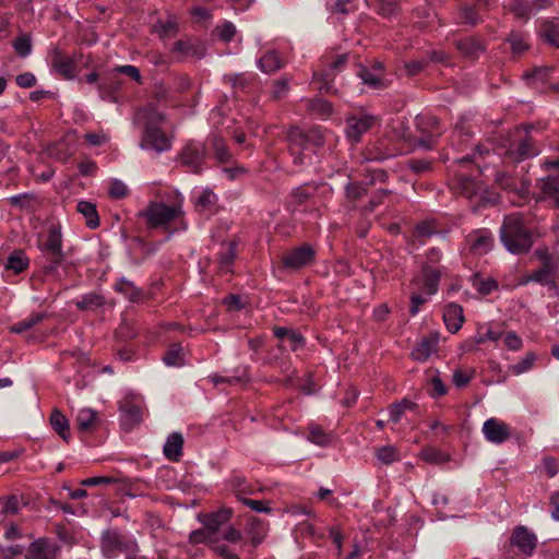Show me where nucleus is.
<instances>
[{"instance_id":"obj_34","label":"nucleus","mask_w":559,"mask_h":559,"mask_svg":"<svg viewBox=\"0 0 559 559\" xmlns=\"http://www.w3.org/2000/svg\"><path fill=\"white\" fill-rule=\"evenodd\" d=\"M539 34L550 46L559 48V19L544 21Z\"/></svg>"},{"instance_id":"obj_2","label":"nucleus","mask_w":559,"mask_h":559,"mask_svg":"<svg viewBox=\"0 0 559 559\" xmlns=\"http://www.w3.org/2000/svg\"><path fill=\"white\" fill-rule=\"evenodd\" d=\"M164 115L153 104L139 108L134 115V122L143 126L141 147L156 153L169 151L171 140L159 128Z\"/></svg>"},{"instance_id":"obj_48","label":"nucleus","mask_w":559,"mask_h":559,"mask_svg":"<svg viewBox=\"0 0 559 559\" xmlns=\"http://www.w3.org/2000/svg\"><path fill=\"white\" fill-rule=\"evenodd\" d=\"M236 255H237L236 242L231 241V242L224 243L222 247L221 257H219L221 267L225 271H229V267L233 264Z\"/></svg>"},{"instance_id":"obj_13","label":"nucleus","mask_w":559,"mask_h":559,"mask_svg":"<svg viewBox=\"0 0 559 559\" xmlns=\"http://www.w3.org/2000/svg\"><path fill=\"white\" fill-rule=\"evenodd\" d=\"M316 251L312 246L305 243L286 252L283 257L285 269L296 271L302 269L314 260Z\"/></svg>"},{"instance_id":"obj_17","label":"nucleus","mask_w":559,"mask_h":559,"mask_svg":"<svg viewBox=\"0 0 559 559\" xmlns=\"http://www.w3.org/2000/svg\"><path fill=\"white\" fill-rule=\"evenodd\" d=\"M455 189L457 192L465 198L472 200L473 198H479L481 204L487 202V199L484 197V187L474 178L466 176L464 174H459L456 176V186Z\"/></svg>"},{"instance_id":"obj_53","label":"nucleus","mask_w":559,"mask_h":559,"mask_svg":"<svg viewBox=\"0 0 559 559\" xmlns=\"http://www.w3.org/2000/svg\"><path fill=\"white\" fill-rule=\"evenodd\" d=\"M308 108L311 112L317 114L321 117H328L332 112V105L325 99L314 98L309 100Z\"/></svg>"},{"instance_id":"obj_36","label":"nucleus","mask_w":559,"mask_h":559,"mask_svg":"<svg viewBox=\"0 0 559 559\" xmlns=\"http://www.w3.org/2000/svg\"><path fill=\"white\" fill-rule=\"evenodd\" d=\"M29 264V260L23 250H14L7 259L5 270L13 274L24 272Z\"/></svg>"},{"instance_id":"obj_26","label":"nucleus","mask_w":559,"mask_h":559,"mask_svg":"<svg viewBox=\"0 0 559 559\" xmlns=\"http://www.w3.org/2000/svg\"><path fill=\"white\" fill-rule=\"evenodd\" d=\"M120 411H121V423L128 429L138 425L142 419L141 407L130 400H124L123 402H121Z\"/></svg>"},{"instance_id":"obj_64","label":"nucleus","mask_w":559,"mask_h":559,"mask_svg":"<svg viewBox=\"0 0 559 559\" xmlns=\"http://www.w3.org/2000/svg\"><path fill=\"white\" fill-rule=\"evenodd\" d=\"M288 79H280L274 81L273 88H272V97L274 99H282L284 98L289 91V84Z\"/></svg>"},{"instance_id":"obj_33","label":"nucleus","mask_w":559,"mask_h":559,"mask_svg":"<svg viewBox=\"0 0 559 559\" xmlns=\"http://www.w3.org/2000/svg\"><path fill=\"white\" fill-rule=\"evenodd\" d=\"M76 424L81 432H92L98 424L97 412L92 408H82L76 415Z\"/></svg>"},{"instance_id":"obj_3","label":"nucleus","mask_w":559,"mask_h":559,"mask_svg":"<svg viewBox=\"0 0 559 559\" xmlns=\"http://www.w3.org/2000/svg\"><path fill=\"white\" fill-rule=\"evenodd\" d=\"M500 241L512 254H524L534 245L535 233L521 213L504 216L499 230Z\"/></svg>"},{"instance_id":"obj_45","label":"nucleus","mask_w":559,"mask_h":559,"mask_svg":"<svg viewBox=\"0 0 559 559\" xmlns=\"http://www.w3.org/2000/svg\"><path fill=\"white\" fill-rule=\"evenodd\" d=\"M45 317L46 316L44 312H34V313L29 314L27 318H25L24 320L13 324L10 328V330H11V332L17 333V334L23 333L25 331L31 330L33 326H35L39 322H41Z\"/></svg>"},{"instance_id":"obj_31","label":"nucleus","mask_w":559,"mask_h":559,"mask_svg":"<svg viewBox=\"0 0 559 559\" xmlns=\"http://www.w3.org/2000/svg\"><path fill=\"white\" fill-rule=\"evenodd\" d=\"M170 51L171 53L178 55L180 57L202 58L204 55L202 47L190 39L177 40L173 44Z\"/></svg>"},{"instance_id":"obj_15","label":"nucleus","mask_w":559,"mask_h":559,"mask_svg":"<svg viewBox=\"0 0 559 559\" xmlns=\"http://www.w3.org/2000/svg\"><path fill=\"white\" fill-rule=\"evenodd\" d=\"M347 60V55H338L333 58L330 62L325 63L324 69L318 73H313V79L316 81H320L319 90L320 92L332 93L333 85L332 81L337 71L344 67Z\"/></svg>"},{"instance_id":"obj_8","label":"nucleus","mask_w":559,"mask_h":559,"mask_svg":"<svg viewBox=\"0 0 559 559\" xmlns=\"http://www.w3.org/2000/svg\"><path fill=\"white\" fill-rule=\"evenodd\" d=\"M38 249L49 263L46 266L47 271H55L63 262L62 234L59 225L51 224L45 233L38 236Z\"/></svg>"},{"instance_id":"obj_60","label":"nucleus","mask_w":559,"mask_h":559,"mask_svg":"<svg viewBox=\"0 0 559 559\" xmlns=\"http://www.w3.org/2000/svg\"><path fill=\"white\" fill-rule=\"evenodd\" d=\"M13 48L15 50V52L21 56V57H26L31 53L32 51V41H31V38L26 35H23V36H19L14 41H13Z\"/></svg>"},{"instance_id":"obj_39","label":"nucleus","mask_w":559,"mask_h":559,"mask_svg":"<svg viewBox=\"0 0 559 559\" xmlns=\"http://www.w3.org/2000/svg\"><path fill=\"white\" fill-rule=\"evenodd\" d=\"M76 210L86 219V225L94 229L99 226V217L96 210V205L93 202L80 201L76 205Z\"/></svg>"},{"instance_id":"obj_32","label":"nucleus","mask_w":559,"mask_h":559,"mask_svg":"<svg viewBox=\"0 0 559 559\" xmlns=\"http://www.w3.org/2000/svg\"><path fill=\"white\" fill-rule=\"evenodd\" d=\"M246 532L249 535L251 545L257 547L264 540L267 527L257 518H251L247 522Z\"/></svg>"},{"instance_id":"obj_58","label":"nucleus","mask_w":559,"mask_h":559,"mask_svg":"<svg viewBox=\"0 0 559 559\" xmlns=\"http://www.w3.org/2000/svg\"><path fill=\"white\" fill-rule=\"evenodd\" d=\"M442 259V252L437 248H430L427 250L425 254V262L423 266H429L430 269H441L444 267L440 265V261Z\"/></svg>"},{"instance_id":"obj_49","label":"nucleus","mask_w":559,"mask_h":559,"mask_svg":"<svg viewBox=\"0 0 559 559\" xmlns=\"http://www.w3.org/2000/svg\"><path fill=\"white\" fill-rule=\"evenodd\" d=\"M469 127L467 126L466 119L462 118L460 119L454 128L453 135H452V144L453 145H463L467 138L469 136Z\"/></svg>"},{"instance_id":"obj_62","label":"nucleus","mask_w":559,"mask_h":559,"mask_svg":"<svg viewBox=\"0 0 559 559\" xmlns=\"http://www.w3.org/2000/svg\"><path fill=\"white\" fill-rule=\"evenodd\" d=\"M502 338H503L504 345L510 350L516 352V350H520L523 346L522 338L515 332H512V331L503 332Z\"/></svg>"},{"instance_id":"obj_35","label":"nucleus","mask_w":559,"mask_h":559,"mask_svg":"<svg viewBox=\"0 0 559 559\" xmlns=\"http://www.w3.org/2000/svg\"><path fill=\"white\" fill-rule=\"evenodd\" d=\"M114 287L116 292L122 294L132 302H139L143 297L142 290L138 288L131 281L124 277L118 278Z\"/></svg>"},{"instance_id":"obj_37","label":"nucleus","mask_w":559,"mask_h":559,"mask_svg":"<svg viewBox=\"0 0 559 559\" xmlns=\"http://www.w3.org/2000/svg\"><path fill=\"white\" fill-rule=\"evenodd\" d=\"M119 483L123 484V493L131 498L142 496L145 490L151 488V484L148 481L139 478H120Z\"/></svg>"},{"instance_id":"obj_55","label":"nucleus","mask_w":559,"mask_h":559,"mask_svg":"<svg viewBox=\"0 0 559 559\" xmlns=\"http://www.w3.org/2000/svg\"><path fill=\"white\" fill-rule=\"evenodd\" d=\"M193 198H194L195 204L203 209H207L209 206L214 204L216 201V195L210 189L194 191Z\"/></svg>"},{"instance_id":"obj_16","label":"nucleus","mask_w":559,"mask_h":559,"mask_svg":"<svg viewBox=\"0 0 559 559\" xmlns=\"http://www.w3.org/2000/svg\"><path fill=\"white\" fill-rule=\"evenodd\" d=\"M465 240L469 251L476 255L488 253L495 243L493 235L487 228H480L469 233Z\"/></svg>"},{"instance_id":"obj_27","label":"nucleus","mask_w":559,"mask_h":559,"mask_svg":"<svg viewBox=\"0 0 559 559\" xmlns=\"http://www.w3.org/2000/svg\"><path fill=\"white\" fill-rule=\"evenodd\" d=\"M443 320L448 331L456 333L464 322L463 308L457 304H449L445 307Z\"/></svg>"},{"instance_id":"obj_51","label":"nucleus","mask_w":559,"mask_h":559,"mask_svg":"<svg viewBox=\"0 0 559 559\" xmlns=\"http://www.w3.org/2000/svg\"><path fill=\"white\" fill-rule=\"evenodd\" d=\"M104 298L98 294H87L76 301V307L81 310H91L103 306Z\"/></svg>"},{"instance_id":"obj_38","label":"nucleus","mask_w":559,"mask_h":559,"mask_svg":"<svg viewBox=\"0 0 559 559\" xmlns=\"http://www.w3.org/2000/svg\"><path fill=\"white\" fill-rule=\"evenodd\" d=\"M49 421H50L52 429L59 435V437L62 438L64 441H69V439H70L69 420L59 409L52 411Z\"/></svg>"},{"instance_id":"obj_30","label":"nucleus","mask_w":559,"mask_h":559,"mask_svg":"<svg viewBox=\"0 0 559 559\" xmlns=\"http://www.w3.org/2000/svg\"><path fill=\"white\" fill-rule=\"evenodd\" d=\"M441 269H430L429 266H421L423 272V285L421 290L427 295H433L437 293L440 278L442 275Z\"/></svg>"},{"instance_id":"obj_5","label":"nucleus","mask_w":559,"mask_h":559,"mask_svg":"<svg viewBox=\"0 0 559 559\" xmlns=\"http://www.w3.org/2000/svg\"><path fill=\"white\" fill-rule=\"evenodd\" d=\"M538 544L537 535L524 525H516L500 548L499 559H528Z\"/></svg>"},{"instance_id":"obj_18","label":"nucleus","mask_w":559,"mask_h":559,"mask_svg":"<svg viewBox=\"0 0 559 559\" xmlns=\"http://www.w3.org/2000/svg\"><path fill=\"white\" fill-rule=\"evenodd\" d=\"M549 4V0H509L508 7L518 19L526 20Z\"/></svg>"},{"instance_id":"obj_10","label":"nucleus","mask_w":559,"mask_h":559,"mask_svg":"<svg viewBox=\"0 0 559 559\" xmlns=\"http://www.w3.org/2000/svg\"><path fill=\"white\" fill-rule=\"evenodd\" d=\"M415 124L416 129L423 134L417 145L425 150H431L436 140L442 134L439 120L432 115L421 114L416 116Z\"/></svg>"},{"instance_id":"obj_59","label":"nucleus","mask_w":559,"mask_h":559,"mask_svg":"<svg viewBox=\"0 0 559 559\" xmlns=\"http://www.w3.org/2000/svg\"><path fill=\"white\" fill-rule=\"evenodd\" d=\"M128 192L129 189L122 181L115 179L109 182L108 194L111 199H123Z\"/></svg>"},{"instance_id":"obj_19","label":"nucleus","mask_w":559,"mask_h":559,"mask_svg":"<svg viewBox=\"0 0 559 559\" xmlns=\"http://www.w3.org/2000/svg\"><path fill=\"white\" fill-rule=\"evenodd\" d=\"M124 542L119 533L116 531L107 530L100 536V549L106 559H114L123 551Z\"/></svg>"},{"instance_id":"obj_42","label":"nucleus","mask_w":559,"mask_h":559,"mask_svg":"<svg viewBox=\"0 0 559 559\" xmlns=\"http://www.w3.org/2000/svg\"><path fill=\"white\" fill-rule=\"evenodd\" d=\"M163 361L168 367H179L183 364V349L180 344H171L163 356Z\"/></svg>"},{"instance_id":"obj_20","label":"nucleus","mask_w":559,"mask_h":559,"mask_svg":"<svg viewBox=\"0 0 559 559\" xmlns=\"http://www.w3.org/2000/svg\"><path fill=\"white\" fill-rule=\"evenodd\" d=\"M58 551L57 545L47 539L39 538L29 544L25 558L26 559H55Z\"/></svg>"},{"instance_id":"obj_11","label":"nucleus","mask_w":559,"mask_h":559,"mask_svg":"<svg viewBox=\"0 0 559 559\" xmlns=\"http://www.w3.org/2000/svg\"><path fill=\"white\" fill-rule=\"evenodd\" d=\"M206 151L201 142L190 141L181 150L179 162L193 174H200L203 170Z\"/></svg>"},{"instance_id":"obj_7","label":"nucleus","mask_w":559,"mask_h":559,"mask_svg":"<svg viewBox=\"0 0 559 559\" xmlns=\"http://www.w3.org/2000/svg\"><path fill=\"white\" fill-rule=\"evenodd\" d=\"M534 257L539 261L538 267L533 270L535 283L548 289H556L559 277V252L547 247H538L534 251Z\"/></svg>"},{"instance_id":"obj_52","label":"nucleus","mask_w":559,"mask_h":559,"mask_svg":"<svg viewBox=\"0 0 559 559\" xmlns=\"http://www.w3.org/2000/svg\"><path fill=\"white\" fill-rule=\"evenodd\" d=\"M535 360L536 355L534 353H528L519 362L510 366V371L515 376L525 373L533 368Z\"/></svg>"},{"instance_id":"obj_23","label":"nucleus","mask_w":559,"mask_h":559,"mask_svg":"<svg viewBox=\"0 0 559 559\" xmlns=\"http://www.w3.org/2000/svg\"><path fill=\"white\" fill-rule=\"evenodd\" d=\"M455 46L461 55L469 60L478 59L486 50V45L474 36L457 39Z\"/></svg>"},{"instance_id":"obj_21","label":"nucleus","mask_w":559,"mask_h":559,"mask_svg":"<svg viewBox=\"0 0 559 559\" xmlns=\"http://www.w3.org/2000/svg\"><path fill=\"white\" fill-rule=\"evenodd\" d=\"M438 346L439 334L431 332L416 344L412 350V358L420 362L426 361L433 353L437 352Z\"/></svg>"},{"instance_id":"obj_25","label":"nucleus","mask_w":559,"mask_h":559,"mask_svg":"<svg viewBox=\"0 0 559 559\" xmlns=\"http://www.w3.org/2000/svg\"><path fill=\"white\" fill-rule=\"evenodd\" d=\"M76 64L75 56H66L60 51H55L52 56V68L68 80L74 78Z\"/></svg>"},{"instance_id":"obj_24","label":"nucleus","mask_w":559,"mask_h":559,"mask_svg":"<svg viewBox=\"0 0 559 559\" xmlns=\"http://www.w3.org/2000/svg\"><path fill=\"white\" fill-rule=\"evenodd\" d=\"M486 8V0H476L474 4L463 5L459 12V22L471 26L477 25L481 21V14Z\"/></svg>"},{"instance_id":"obj_50","label":"nucleus","mask_w":559,"mask_h":559,"mask_svg":"<svg viewBox=\"0 0 559 559\" xmlns=\"http://www.w3.org/2000/svg\"><path fill=\"white\" fill-rule=\"evenodd\" d=\"M251 75L243 73L240 74H226L224 81L231 85L235 92H245L250 83Z\"/></svg>"},{"instance_id":"obj_57","label":"nucleus","mask_w":559,"mask_h":559,"mask_svg":"<svg viewBox=\"0 0 559 559\" xmlns=\"http://www.w3.org/2000/svg\"><path fill=\"white\" fill-rule=\"evenodd\" d=\"M376 456L381 463L386 465L400 460L397 450L391 445L378 449Z\"/></svg>"},{"instance_id":"obj_63","label":"nucleus","mask_w":559,"mask_h":559,"mask_svg":"<svg viewBox=\"0 0 559 559\" xmlns=\"http://www.w3.org/2000/svg\"><path fill=\"white\" fill-rule=\"evenodd\" d=\"M400 0H378V12L384 17L393 15L399 7Z\"/></svg>"},{"instance_id":"obj_41","label":"nucleus","mask_w":559,"mask_h":559,"mask_svg":"<svg viewBox=\"0 0 559 559\" xmlns=\"http://www.w3.org/2000/svg\"><path fill=\"white\" fill-rule=\"evenodd\" d=\"M259 69L264 73H272L283 67V62L275 51H269L258 61Z\"/></svg>"},{"instance_id":"obj_6","label":"nucleus","mask_w":559,"mask_h":559,"mask_svg":"<svg viewBox=\"0 0 559 559\" xmlns=\"http://www.w3.org/2000/svg\"><path fill=\"white\" fill-rule=\"evenodd\" d=\"M411 141V131L402 122L396 121L390 127L385 139L380 140L378 143L369 148V158L372 160H383L389 157L404 153L402 143Z\"/></svg>"},{"instance_id":"obj_44","label":"nucleus","mask_w":559,"mask_h":559,"mask_svg":"<svg viewBox=\"0 0 559 559\" xmlns=\"http://www.w3.org/2000/svg\"><path fill=\"white\" fill-rule=\"evenodd\" d=\"M495 181L502 189L508 191H516L521 195L527 190V187L525 185H522V187L519 189L515 178L507 173L498 171L495 176Z\"/></svg>"},{"instance_id":"obj_43","label":"nucleus","mask_w":559,"mask_h":559,"mask_svg":"<svg viewBox=\"0 0 559 559\" xmlns=\"http://www.w3.org/2000/svg\"><path fill=\"white\" fill-rule=\"evenodd\" d=\"M210 142L211 146L213 147L215 157L219 163H228L231 159V154L227 150L225 141L222 136L218 134H212Z\"/></svg>"},{"instance_id":"obj_40","label":"nucleus","mask_w":559,"mask_h":559,"mask_svg":"<svg viewBox=\"0 0 559 559\" xmlns=\"http://www.w3.org/2000/svg\"><path fill=\"white\" fill-rule=\"evenodd\" d=\"M316 192V188L310 185H302L293 190L290 194L289 206L295 211L298 205L306 203Z\"/></svg>"},{"instance_id":"obj_12","label":"nucleus","mask_w":559,"mask_h":559,"mask_svg":"<svg viewBox=\"0 0 559 559\" xmlns=\"http://www.w3.org/2000/svg\"><path fill=\"white\" fill-rule=\"evenodd\" d=\"M377 123V117L367 112H357L346 118V135L352 142H359L361 136Z\"/></svg>"},{"instance_id":"obj_9","label":"nucleus","mask_w":559,"mask_h":559,"mask_svg":"<svg viewBox=\"0 0 559 559\" xmlns=\"http://www.w3.org/2000/svg\"><path fill=\"white\" fill-rule=\"evenodd\" d=\"M540 153V148L537 146L536 141L533 136L524 130H516V139L510 143L506 152L503 153L511 162H522L527 158L537 156Z\"/></svg>"},{"instance_id":"obj_22","label":"nucleus","mask_w":559,"mask_h":559,"mask_svg":"<svg viewBox=\"0 0 559 559\" xmlns=\"http://www.w3.org/2000/svg\"><path fill=\"white\" fill-rule=\"evenodd\" d=\"M357 75L361 79L362 83L372 90H384L389 86L390 80L385 78L384 67L379 63L378 72L370 68L360 67Z\"/></svg>"},{"instance_id":"obj_28","label":"nucleus","mask_w":559,"mask_h":559,"mask_svg":"<svg viewBox=\"0 0 559 559\" xmlns=\"http://www.w3.org/2000/svg\"><path fill=\"white\" fill-rule=\"evenodd\" d=\"M231 518V510L229 509H221L216 512L205 514L203 516L202 523L204 525L205 531L209 534H215L222 525L227 523Z\"/></svg>"},{"instance_id":"obj_61","label":"nucleus","mask_w":559,"mask_h":559,"mask_svg":"<svg viewBox=\"0 0 559 559\" xmlns=\"http://www.w3.org/2000/svg\"><path fill=\"white\" fill-rule=\"evenodd\" d=\"M473 285L483 295L490 294L498 286L495 280L490 277L481 278L478 276L473 280Z\"/></svg>"},{"instance_id":"obj_1","label":"nucleus","mask_w":559,"mask_h":559,"mask_svg":"<svg viewBox=\"0 0 559 559\" xmlns=\"http://www.w3.org/2000/svg\"><path fill=\"white\" fill-rule=\"evenodd\" d=\"M288 152L293 164L308 167L317 163L318 150L324 144V135L320 129L313 128L305 132L298 127H292L286 135Z\"/></svg>"},{"instance_id":"obj_56","label":"nucleus","mask_w":559,"mask_h":559,"mask_svg":"<svg viewBox=\"0 0 559 559\" xmlns=\"http://www.w3.org/2000/svg\"><path fill=\"white\" fill-rule=\"evenodd\" d=\"M421 457L428 462L433 464H441L448 462V456L441 452L440 450L428 447L421 450Z\"/></svg>"},{"instance_id":"obj_54","label":"nucleus","mask_w":559,"mask_h":559,"mask_svg":"<svg viewBox=\"0 0 559 559\" xmlns=\"http://www.w3.org/2000/svg\"><path fill=\"white\" fill-rule=\"evenodd\" d=\"M508 41L514 56H520L528 48L526 37L521 34L512 33L509 36Z\"/></svg>"},{"instance_id":"obj_47","label":"nucleus","mask_w":559,"mask_h":559,"mask_svg":"<svg viewBox=\"0 0 559 559\" xmlns=\"http://www.w3.org/2000/svg\"><path fill=\"white\" fill-rule=\"evenodd\" d=\"M156 32L163 40L174 38L178 33V23L175 17L170 16L167 21H159L156 25Z\"/></svg>"},{"instance_id":"obj_14","label":"nucleus","mask_w":559,"mask_h":559,"mask_svg":"<svg viewBox=\"0 0 559 559\" xmlns=\"http://www.w3.org/2000/svg\"><path fill=\"white\" fill-rule=\"evenodd\" d=\"M481 432L488 442L495 444H501L512 436L511 427L496 417L488 418L483 424Z\"/></svg>"},{"instance_id":"obj_29","label":"nucleus","mask_w":559,"mask_h":559,"mask_svg":"<svg viewBox=\"0 0 559 559\" xmlns=\"http://www.w3.org/2000/svg\"><path fill=\"white\" fill-rule=\"evenodd\" d=\"M183 437L179 432H173L168 436L164 444V455L173 461L178 462L182 455Z\"/></svg>"},{"instance_id":"obj_4","label":"nucleus","mask_w":559,"mask_h":559,"mask_svg":"<svg viewBox=\"0 0 559 559\" xmlns=\"http://www.w3.org/2000/svg\"><path fill=\"white\" fill-rule=\"evenodd\" d=\"M148 228H160L168 233V237L175 231L185 230L187 224L183 221V213L180 204H166L159 201H152L139 213Z\"/></svg>"},{"instance_id":"obj_46","label":"nucleus","mask_w":559,"mask_h":559,"mask_svg":"<svg viewBox=\"0 0 559 559\" xmlns=\"http://www.w3.org/2000/svg\"><path fill=\"white\" fill-rule=\"evenodd\" d=\"M307 439L320 447H326L331 443V437L316 424L309 426Z\"/></svg>"}]
</instances>
